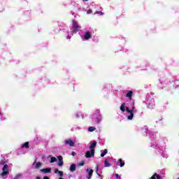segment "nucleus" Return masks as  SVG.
Wrapping results in <instances>:
<instances>
[{"label": "nucleus", "instance_id": "nucleus-35", "mask_svg": "<svg viewBox=\"0 0 179 179\" xmlns=\"http://www.w3.org/2000/svg\"><path fill=\"white\" fill-rule=\"evenodd\" d=\"M71 155H72V156H76V152H71Z\"/></svg>", "mask_w": 179, "mask_h": 179}, {"label": "nucleus", "instance_id": "nucleus-13", "mask_svg": "<svg viewBox=\"0 0 179 179\" xmlns=\"http://www.w3.org/2000/svg\"><path fill=\"white\" fill-rule=\"evenodd\" d=\"M110 160H111V158H107L104 160L103 167H110L111 166V164H110Z\"/></svg>", "mask_w": 179, "mask_h": 179}, {"label": "nucleus", "instance_id": "nucleus-1", "mask_svg": "<svg viewBox=\"0 0 179 179\" xmlns=\"http://www.w3.org/2000/svg\"><path fill=\"white\" fill-rule=\"evenodd\" d=\"M144 129L147 136H149L151 139V148L157 149L164 159H167L169 157V154H167V151H166L167 139L156 140V136H155V132L153 131L148 129L146 127H144Z\"/></svg>", "mask_w": 179, "mask_h": 179}, {"label": "nucleus", "instance_id": "nucleus-12", "mask_svg": "<svg viewBox=\"0 0 179 179\" xmlns=\"http://www.w3.org/2000/svg\"><path fill=\"white\" fill-rule=\"evenodd\" d=\"M57 159L59 160L57 166H59V167H62V166H64V159L62 158V156H58Z\"/></svg>", "mask_w": 179, "mask_h": 179}, {"label": "nucleus", "instance_id": "nucleus-41", "mask_svg": "<svg viewBox=\"0 0 179 179\" xmlns=\"http://www.w3.org/2000/svg\"><path fill=\"white\" fill-rule=\"evenodd\" d=\"M74 17H76V15H74Z\"/></svg>", "mask_w": 179, "mask_h": 179}, {"label": "nucleus", "instance_id": "nucleus-42", "mask_svg": "<svg viewBox=\"0 0 179 179\" xmlns=\"http://www.w3.org/2000/svg\"><path fill=\"white\" fill-rule=\"evenodd\" d=\"M83 1H88V0H83Z\"/></svg>", "mask_w": 179, "mask_h": 179}, {"label": "nucleus", "instance_id": "nucleus-22", "mask_svg": "<svg viewBox=\"0 0 179 179\" xmlns=\"http://www.w3.org/2000/svg\"><path fill=\"white\" fill-rule=\"evenodd\" d=\"M96 173L97 176H99V177H101V178H102L103 176H101V175H100V172H99V165L96 166Z\"/></svg>", "mask_w": 179, "mask_h": 179}, {"label": "nucleus", "instance_id": "nucleus-29", "mask_svg": "<svg viewBox=\"0 0 179 179\" xmlns=\"http://www.w3.org/2000/svg\"><path fill=\"white\" fill-rule=\"evenodd\" d=\"M22 177V174H17L14 179H20Z\"/></svg>", "mask_w": 179, "mask_h": 179}, {"label": "nucleus", "instance_id": "nucleus-15", "mask_svg": "<svg viewBox=\"0 0 179 179\" xmlns=\"http://www.w3.org/2000/svg\"><path fill=\"white\" fill-rule=\"evenodd\" d=\"M41 172L43 173V174H47L51 173V168H46L41 169Z\"/></svg>", "mask_w": 179, "mask_h": 179}, {"label": "nucleus", "instance_id": "nucleus-31", "mask_svg": "<svg viewBox=\"0 0 179 179\" xmlns=\"http://www.w3.org/2000/svg\"><path fill=\"white\" fill-rule=\"evenodd\" d=\"M78 10H84V9L80 6H78Z\"/></svg>", "mask_w": 179, "mask_h": 179}, {"label": "nucleus", "instance_id": "nucleus-39", "mask_svg": "<svg viewBox=\"0 0 179 179\" xmlns=\"http://www.w3.org/2000/svg\"><path fill=\"white\" fill-rule=\"evenodd\" d=\"M36 179H41V178H40V176H37Z\"/></svg>", "mask_w": 179, "mask_h": 179}, {"label": "nucleus", "instance_id": "nucleus-27", "mask_svg": "<svg viewBox=\"0 0 179 179\" xmlns=\"http://www.w3.org/2000/svg\"><path fill=\"white\" fill-rule=\"evenodd\" d=\"M0 164H1L2 166H4L5 164H6V159H1L0 161Z\"/></svg>", "mask_w": 179, "mask_h": 179}, {"label": "nucleus", "instance_id": "nucleus-6", "mask_svg": "<svg viewBox=\"0 0 179 179\" xmlns=\"http://www.w3.org/2000/svg\"><path fill=\"white\" fill-rule=\"evenodd\" d=\"M159 84L158 85V89H161L162 90H163V89H164V87L169 86V85H170V83H171L170 81L166 80V78H159Z\"/></svg>", "mask_w": 179, "mask_h": 179}, {"label": "nucleus", "instance_id": "nucleus-19", "mask_svg": "<svg viewBox=\"0 0 179 179\" xmlns=\"http://www.w3.org/2000/svg\"><path fill=\"white\" fill-rule=\"evenodd\" d=\"M75 118H80V117H83V115H82V113L77 112L76 114H74Z\"/></svg>", "mask_w": 179, "mask_h": 179}, {"label": "nucleus", "instance_id": "nucleus-32", "mask_svg": "<svg viewBox=\"0 0 179 179\" xmlns=\"http://www.w3.org/2000/svg\"><path fill=\"white\" fill-rule=\"evenodd\" d=\"M115 176L117 179H121V177H120V175H118V173H115Z\"/></svg>", "mask_w": 179, "mask_h": 179}, {"label": "nucleus", "instance_id": "nucleus-38", "mask_svg": "<svg viewBox=\"0 0 179 179\" xmlns=\"http://www.w3.org/2000/svg\"><path fill=\"white\" fill-rule=\"evenodd\" d=\"M3 10V8L2 7L0 8V12H2Z\"/></svg>", "mask_w": 179, "mask_h": 179}, {"label": "nucleus", "instance_id": "nucleus-3", "mask_svg": "<svg viewBox=\"0 0 179 179\" xmlns=\"http://www.w3.org/2000/svg\"><path fill=\"white\" fill-rule=\"evenodd\" d=\"M79 34L83 41H90L93 38L94 30L92 27H86L80 31Z\"/></svg>", "mask_w": 179, "mask_h": 179}, {"label": "nucleus", "instance_id": "nucleus-10", "mask_svg": "<svg viewBox=\"0 0 179 179\" xmlns=\"http://www.w3.org/2000/svg\"><path fill=\"white\" fill-rule=\"evenodd\" d=\"M87 176V179H91L92 178V176H93V169L88 168L86 170Z\"/></svg>", "mask_w": 179, "mask_h": 179}, {"label": "nucleus", "instance_id": "nucleus-40", "mask_svg": "<svg viewBox=\"0 0 179 179\" xmlns=\"http://www.w3.org/2000/svg\"><path fill=\"white\" fill-rule=\"evenodd\" d=\"M71 13L72 15H75V13H73V11H71Z\"/></svg>", "mask_w": 179, "mask_h": 179}, {"label": "nucleus", "instance_id": "nucleus-16", "mask_svg": "<svg viewBox=\"0 0 179 179\" xmlns=\"http://www.w3.org/2000/svg\"><path fill=\"white\" fill-rule=\"evenodd\" d=\"M96 145H97V142L96 141H94L92 144H90V150H94V148L96 147Z\"/></svg>", "mask_w": 179, "mask_h": 179}, {"label": "nucleus", "instance_id": "nucleus-28", "mask_svg": "<svg viewBox=\"0 0 179 179\" xmlns=\"http://www.w3.org/2000/svg\"><path fill=\"white\" fill-rule=\"evenodd\" d=\"M42 165L41 162H37L36 164V169H40V166Z\"/></svg>", "mask_w": 179, "mask_h": 179}, {"label": "nucleus", "instance_id": "nucleus-4", "mask_svg": "<svg viewBox=\"0 0 179 179\" xmlns=\"http://www.w3.org/2000/svg\"><path fill=\"white\" fill-rule=\"evenodd\" d=\"M80 29H82V27L79 25V24L78 23V21L73 20L72 21V27L70 31H68L65 35L66 38L67 40H71V38L72 37V36H73V34H76V33L79 31Z\"/></svg>", "mask_w": 179, "mask_h": 179}, {"label": "nucleus", "instance_id": "nucleus-37", "mask_svg": "<svg viewBox=\"0 0 179 179\" xmlns=\"http://www.w3.org/2000/svg\"><path fill=\"white\" fill-rule=\"evenodd\" d=\"M43 179H50V178L48 176H44Z\"/></svg>", "mask_w": 179, "mask_h": 179}, {"label": "nucleus", "instance_id": "nucleus-24", "mask_svg": "<svg viewBox=\"0 0 179 179\" xmlns=\"http://www.w3.org/2000/svg\"><path fill=\"white\" fill-rule=\"evenodd\" d=\"M21 148H26L27 149L29 148V142H26L22 145Z\"/></svg>", "mask_w": 179, "mask_h": 179}, {"label": "nucleus", "instance_id": "nucleus-21", "mask_svg": "<svg viewBox=\"0 0 179 179\" xmlns=\"http://www.w3.org/2000/svg\"><path fill=\"white\" fill-rule=\"evenodd\" d=\"M117 163L120 164V167H124V166H125V162H122V159H119Z\"/></svg>", "mask_w": 179, "mask_h": 179}, {"label": "nucleus", "instance_id": "nucleus-7", "mask_svg": "<svg viewBox=\"0 0 179 179\" xmlns=\"http://www.w3.org/2000/svg\"><path fill=\"white\" fill-rule=\"evenodd\" d=\"M146 104L148 106L150 110H152V108H155V106H156L155 103V99L152 98L150 96H148L146 97Z\"/></svg>", "mask_w": 179, "mask_h": 179}, {"label": "nucleus", "instance_id": "nucleus-14", "mask_svg": "<svg viewBox=\"0 0 179 179\" xmlns=\"http://www.w3.org/2000/svg\"><path fill=\"white\" fill-rule=\"evenodd\" d=\"M55 174H58L59 177H64V171H59L58 169H55Z\"/></svg>", "mask_w": 179, "mask_h": 179}, {"label": "nucleus", "instance_id": "nucleus-25", "mask_svg": "<svg viewBox=\"0 0 179 179\" xmlns=\"http://www.w3.org/2000/svg\"><path fill=\"white\" fill-rule=\"evenodd\" d=\"M80 129H82V128L79 126L75 127V128H72L71 131H80Z\"/></svg>", "mask_w": 179, "mask_h": 179}, {"label": "nucleus", "instance_id": "nucleus-8", "mask_svg": "<svg viewBox=\"0 0 179 179\" xmlns=\"http://www.w3.org/2000/svg\"><path fill=\"white\" fill-rule=\"evenodd\" d=\"M9 174V166L8 164H5L3 167V172L1 173V176L2 177H5V176H8Z\"/></svg>", "mask_w": 179, "mask_h": 179}, {"label": "nucleus", "instance_id": "nucleus-30", "mask_svg": "<svg viewBox=\"0 0 179 179\" xmlns=\"http://www.w3.org/2000/svg\"><path fill=\"white\" fill-rule=\"evenodd\" d=\"M22 177V174H17L14 179H20Z\"/></svg>", "mask_w": 179, "mask_h": 179}, {"label": "nucleus", "instance_id": "nucleus-34", "mask_svg": "<svg viewBox=\"0 0 179 179\" xmlns=\"http://www.w3.org/2000/svg\"><path fill=\"white\" fill-rule=\"evenodd\" d=\"M78 166H85V162L78 163Z\"/></svg>", "mask_w": 179, "mask_h": 179}, {"label": "nucleus", "instance_id": "nucleus-17", "mask_svg": "<svg viewBox=\"0 0 179 179\" xmlns=\"http://www.w3.org/2000/svg\"><path fill=\"white\" fill-rule=\"evenodd\" d=\"M106 153H108V150L105 149L101 150V157H104Z\"/></svg>", "mask_w": 179, "mask_h": 179}, {"label": "nucleus", "instance_id": "nucleus-9", "mask_svg": "<svg viewBox=\"0 0 179 179\" xmlns=\"http://www.w3.org/2000/svg\"><path fill=\"white\" fill-rule=\"evenodd\" d=\"M85 157H87V159H89L90 157H94V150H90L87 151L85 153Z\"/></svg>", "mask_w": 179, "mask_h": 179}, {"label": "nucleus", "instance_id": "nucleus-36", "mask_svg": "<svg viewBox=\"0 0 179 179\" xmlns=\"http://www.w3.org/2000/svg\"><path fill=\"white\" fill-rule=\"evenodd\" d=\"M123 52H127L128 50L127 49H125V50H122Z\"/></svg>", "mask_w": 179, "mask_h": 179}, {"label": "nucleus", "instance_id": "nucleus-18", "mask_svg": "<svg viewBox=\"0 0 179 179\" xmlns=\"http://www.w3.org/2000/svg\"><path fill=\"white\" fill-rule=\"evenodd\" d=\"M75 170H76V165L75 164H73L70 166V171H71V173H73Z\"/></svg>", "mask_w": 179, "mask_h": 179}, {"label": "nucleus", "instance_id": "nucleus-20", "mask_svg": "<svg viewBox=\"0 0 179 179\" xmlns=\"http://www.w3.org/2000/svg\"><path fill=\"white\" fill-rule=\"evenodd\" d=\"M48 157H50V163H55L57 162V158L55 157H52V155H49Z\"/></svg>", "mask_w": 179, "mask_h": 179}, {"label": "nucleus", "instance_id": "nucleus-43", "mask_svg": "<svg viewBox=\"0 0 179 179\" xmlns=\"http://www.w3.org/2000/svg\"><path fill=\"white\" fill-rule=\"evenodd\" d=\"M0 115H1V112H0Z\"/></svg>", "mask_w": 179, "mask_h": 179}, {"label": "nucleus", "instance_id": "nucleus-26", "mask_svg": "<svg viewBox=\"0 0 179 179\" xmlns=\"http://www.w3.org/2000/svg\"><path fill=\"white\" fill-rule=\"evenodd\" d=\"M94 15H100V16H103V15H104V13L101 12V11H96Z\"/></svg>", "mask_w": 179, "mask_h": 179}, {"label": "nucleus", "instance_id": "nucleus-11", "mask_svg": "<svg viewBox=\"0 0 179 179\" xmlns=\"http://www.w3.org/2000/svg\"><path fill=\"white\" fill-rule=\"evenodd\" d=\"M64 145H69V146H71V148H73V146H75V143L71 139H66L64 141Z\"/></svg>", "mask_w": 179, "mask_h": 179}, {"label": "nucleus", "instance_id": "nucleus-33", "mask_svg": "<svg viewBox=\"0 0 179 179\" xmlns=\"http://www.w3.org/2000/svg\"><path fill=\"white\" fill-rule=\"evenodd\" d=\"M87 15H90L92 13V9H90L87 11Z\"/></svg>", "mask_w": 179, "mask_h": 179}, {"label": "nucleus", "instance_id": "nucleus-23", "mask_svg": "<svg viewBox=\"0 0 179 179\" xmlns=\"http://www.w3.org/2000/svg\"><path fill=\"white\" fill-rule=\"evenodd\" d=\"M89 132H94V131H96V127H88Z\"/></svg>", "mask_w": 179, "mask_h": 179}, {"label": "nucleus", "instance_id": "nucleus-2", "mask_svg": "<svg viewBox=\"0 0 179 179\" xmlns=\"http://www.w3.org/2000/svg\"><path fill=\"white\" fill-rule=\"evenodd\" d=\"M132 96H134V91H125V97L130 101L127 104L126 103H122L120 106V110L122 113H126V117L129 121H131V120L134 119V113L138 112V110L135 108V103L132 101Z\"/></svg>", "mask_w": 179, "mask_h": 179}, {"label": "nucleus", "instance_id": "nucleus-5", "mask_svg": "<svg viewBox=\"0 0 179 179\" xmlns=\"http://www.w3.org/2000/svg\"><path fill=\"white\" fill-rule=\"evenodd\" d=\"M91 119L93 122L99 125L103 120V116H101V113L100 112V109H96L94 113L91 115Z\"/></svg>", "mask_w": 179, "mask_h": 179}]
</instances>
